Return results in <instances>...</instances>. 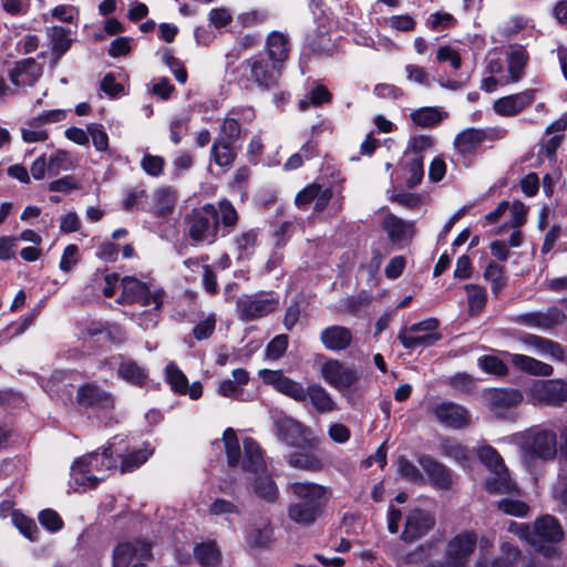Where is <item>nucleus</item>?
<instances>
[{"instance_id": "1a4fd4ad", "label": "nucleus", "mask_w": 567, "mask_h": 567, "mask_svg": "<svg viewBox=\"0 0 567 567\" xmlns=\"http://www.w3.org/2000/svg\"><path fill=\"white\" fill-rule=\"evenodd\" d=\"M439 324V320L435 318L423 320L409 328H402L398 339L408 350L432 347L442 338L437 332Z\"/></svg>"}, {"instance_id": "b1692460", "label": "nucleus", "mask_w": 567, "mask_h": 567, "mask_svg": "<svg viewBox=\"0 0 567 567\" xmlns=\"http://www.w3.org/2000/svg\"><path fill=\"white\" fill-rule=\"evenodd\" d=\"M43 66L34 59H22L9 70L8 76L17 87L33 86L42 76Z\"/></svg>"}, {"instance_id": "a211bd4d", "label": "nucleus", "mask_w": 567, "mask_h": 567, "mask_svg": "<svg viewBox=\"0 0 567 567\" xmlns=\"http://www.w3.org/2000/svg\"><path fill=\"white\" fill-rule=\"evenodd\" d=\"M475 545L476 536L473 533L455 536L446 546L444 567H464Z\"/></svg>"}, {"instance_id": "39448f33", "label": "nucleus", "mask_w": 567, "mask_h": 567, "mask_svg": "<svg viewBox=\"0 0 567 567\" xmlns=\"http://www.w3.org/2000/svg\"><path fill=\"white\" fill-rule=\"evenodd\" d=\"M518 445L528 458L554 460L558 453L557 435L553 430L536 429L522 433Z\"/></svg>"}, {"instance_id": "f704fd0d", "label": "nucleus", "mask_w": 567, "mask_h": 567, "mask_svg": "<svg viewBox=\"0 0 567 567\" xmlns=\"http://www.w3.org/2000/svg\"><path fill=\"white\" fill-rule=\"evenodd\" d=\"M233 379L223 380L218 386V393L226 398H238L244 392V386L249 381V374L245 369H235L231 372Z\"/></svg>"}, {"instance_id": "f03ea898", "label": "nucleus", "mask_w": 567, "mask_h": 567, "mask_svg": "<svg viewBox=\"0 0 567 567\" xmlns=\"http://www.w3.org/2000/svg\"><path fill=\"white\" fill-rule=\"evenodd\" d=\"M112 444L102 453L92 452L74 461L71 467V478L78 487L94 488L105 480V473L116 467Z\"/></svg>"}, {"instance_id": "7c9ffc66", "label": "nucleus", "mask_w": 567, "mask_h": 567, "mask_svg": "<svg viewBox=\"0 0 567 567\" xmlns=\"http://www.w3.org/2000/svg\"><path fill=\"white\" fill-rule=\"evenodd\" d=\"M504 355L507 361L519 371L539 377H549L553 374L554 369L550 364L532 357L511 352H504Z\"/></svg>"}, {"instance_id": "9b49d317", "label": "nucleus", "mask_w": 567, "mask_h": 567, "mask_svg": "<svg viewBox=\"0 0 567 567\" xmlns=\"http://www.w3.org/2000/svg\"><path fill=\"white\" fill-rule=\"evenodd\" d=\"M276 427L278 439L291 447L315 450L319 445V440L312 431L291 417L279 419Z\"/></svg>"}, {"instance_id": "20e7f679", "label": "nucleus", "mask_w": 567, "mask_h": 567, "mask_svg": "<svg viewBox=\"0 0 567 567\" xmlns=\"http://www.w3.org/2000/svg\"><path fill=\"white\" fill-rule=\"evenodd\" d=\"M279 296L274 291L243 293L236 300L239 320L250 322L267 317L279 307Z\"/></svg>"}, {"instance_id": "4c0bfd02", "label": "nucleus", "mask_w": 567, "mask_h": 567, "mask_svg": "<svg viewBox=\"0 0 567 567\" xmlns=\"http://www.w3.org/2000/svg\"><path fill=\"white\" fill-rule=\"evenodd\" d=\"M237 156V148L234 143L216 138L210 148V157L216 165L229 167Z\"/></svg>"}, {"instance_id": "c85d7f7f", "label": "nucleus", "mask_w": 567, "mask_h": 567, "mask_svg": "<svg viewBox=\"0 0 567 567\" xmlns=\"http://www.w3.org/2000/svg\"><path fill=\"white\" fill-rule=\"evenodd\" d=\"M518 341L534 349L537 354L548 355L549 358L558 361H564L566 359V351L564 347L550 339L532 333H524L518 337Z\"/></svg>"}, {"instance_id": "49530a36", "label": "nucleus", "mask_w": 567, "mask_h": 567, "mask_svg": "<svg viewBox=\"0 0 567 567\" xmlns=\"http://www.w3.org/2000/svg\"><path fill=\"white\" fill-rule=\"evenodd\" d=\"M157 214L164 216L174 209L176 194L171 187H162L155 192Z\"/></svg>"}, {"instance_id": "69168bd1", "label": "nucleus", "mask_w": 567, "mask_h": 567, "mask_svg": "<svg viewBox=\"0 0 567 567\" xmlns=\"http://www.w3.org/2000/svg\"><path fill=\"white\" fill-rule=\"evenodd\" d=\"M208 19L216 29H221L231 22L233 14L227 8H214L209 11Z\"/></svg>"}, {"instance_id": "e2e57ef3", "label": "nucleus", "mask_w": 567, "mask_h": 567, "mask_svg": "<svg viewBox=\"0 0 567 567\" xmlns=\"http://www.w3.org/2000/svg\"><path fill=\"white\" fill-rule=\"evenodd\" d=\"M288 348V337L286 334L276 336L267 346L266 354L268 358L280 359Z\"/></svg>"}, {"instance_id": "bb28decb", "label": "nucleus", "mask_w": 567, "mask_h": 567, "mask_svg": "<svg viewBox=\"0 0 567 567\" xmlns=\"http://www.w3.org/2000/svg\"><path fill=\"white\" fill-rule=\"evenodd\" d=\"M417 462L429 476L431 484L439 489H450L453 484V476L450 468L436 460L421 455Z\"/></svg>"}, {"instance_id": "ddd939ff", "label": "nucleus", "mask_w": 567, "mask_h": 567, "mask_svg": "<svg viewBox=\"0 0 567 567\" xmlns=\"http://www.w3.org/2000/svg\"><path fill=\"white\" fill-rule=\"evenodd\" d=\"M320 371L322 379L337 390L349 389L361 378L357 367H347L337 359L327 360Z\"/></svg>"}, {"instance_id": "c9c22d12", "label": "nucleus", "mask_w": 567, "mask_h": 567, "mask_svg": "<svg viewBox=\"0 0 567 567\" xmlns=\"http://www.w3.org/2000/svg\"><path fill=\"white\" fill-rule=\"evenodd\" d=\"M449 113L437 106H424L411 112L412 122L421 127H433L439 125Z\"/></svg>"}, {"instance_id": "c03bdc74", "label": "nucleus", "mask_w": 567, "mask_h": 567, "mask_svg": "<svg viewBox=\"0 0 567 567\" xmlns=\"http://www.w3.org/2000/svg\"><path fill=\"white\" fill-rule=\"evenodd\" d=\"M246 542L252 548H266L272 542V529L269 526L252 527L248 530Z\"/></svg>"}, {"instance_id": "4be33fe9", "label": "nucleus", "mask_w": 567, "mask_h": 567, "mask_svg": "<svg viewBox=\"0 0 567 567\" xmlns=\"http://www.w3.org/2000/svg\"><path fill=\"white\" fill-rule=\"evenodd\" d=\"M506 74L501 79L502 85L519 82L525 75L529 61L526 48L522 44H511L505 50Z\"/></svg>"}, {"instance_id": "c756f323", "label": "nucleus", "mask_w": 567, "mask_h": 567, "mask_svg": "<svg viewBox=\"0 0 567 567\" xmlns=\"http://www.w3.org/2000/svg\"><path fill=\"white\" fill-rule=\"evenodd\" d=\"M320 341L330 351H342L350 347L352 332L343 326H330L320 332Z\"/></svg>"}, {"instance_id": "72a5a7b5", "label": "nucleus", "mask_w": 567, "mask_h": 567, "mask_svg": "<svg viewBox=\"0 0 567 567\" xmlns=\"http://www.w3.org/2000/svg\"><path fill=\"white\" fill-rule=\"evenodd\" d=\"M194 557L202 567H220L223 555L215 540H206L195 545Z\"/></svg>"}, {"instance_id": "774afa93", "label": "nucleus", "mask_w": 567, "mask_h": 567, "mask_svg": "<svg viewBox=\"0 0 567 567\" xmlns=\"http://www.w3.org/2000/svg\"><path fill=\"white\" fill-rule=\"evenodd\" d=\"M409 178L406 179V186L410 188L415 187L422 182L424 176L423 158L419 156L409 164Z\"/></svg>"}, {"instance_id": "bf43d9fd", "label": "nucleus", "mask_w": 567, "mask_h": 567, "mask_svg": "<svg viewBox=\"0 0 567 567\" xmlns=\"http://www.w3.org/2000/svg\"><path fill=\"white\" fill-rule=\"evenodd\" d=\"M436 60L440 63L449 62L454 70L462 65L460 53L450 45H442L436 51Z\"/></svg>"}, {"instance_id": "423d86ee", "label": "nucleus", "mask_w": 567, "mask_h": 567, "mask_svg": "<svg viewBox=\"0 0 567 567\" xmlns=\"http://www.w3.org/2000/svg\"><path fill=\"white\" fill-rule=\"evenodd\" d=\"M481 462L494 474L485 482L486 491L495 494L511 493L515 484L511 481L508 470L499 453L491 445L481 446L477 451Z\"/></svg>"}, {"instance_id": "5701e85b", "label": "nucleus", "mask_w": 567, "mask_h": 567, "mask_svg": "<svg viewBox=\"0 0 567 567\" xmlns=\"http://www.w3.org/2000/svg\"><path fill=\"white\" fill-rule=\"evenodd\" d=\"M76 400L81 406L95 411L110 412L114 408V400L111 393L93 383L80 386Z\"/></svg>"}, {"instance_id": "2f4dec72", "label": "nucleus", "mask_w": 567, "mask_h": 567, "mask_svg": "<svg viewBox=\"0 0 567 567\" xmlns=\"http://www.w3.org/2000/svg\"><path fill=\"white\" fill-rule=\"evenodd\" d=\"M266 51L269 60L281 66L290 51L288 35L279 31L270 32L266 38Z\"/></svg>"}, {"instance_id": "8fccbe9b", "label": "nucleus", "mask_w": 567, "mask_h": 567, "mask_svg": "<svg viewBox=\"0 0 567 567\" xmlns=\"http://www.w3.org/2000/svg\"><path fill=\"white\" fill-rule=\"evenodd\" d=\"M12 523L28 539H37L39 529L33 519L27 517L25 515L18 511H14L12 513Z\"/></svg>"}, {"instance_id": "9d476101", "label": "nucleus", "mask_w": 567, "mask_h": 567, "mask_svg": "<svg viewBox=\"0 0 567 567\" xmlns=\"http://www.w3.org/2000/svg\"><path fill=\"white\" fill-rule=\"evenodd\" d=\"M534 537L537 539L538 545H535V550L545 557H557L559 550L556 543L560 542L564 537L558 520L550 515H543L537 518L533 525Z\"/></svg>"}, {"instance_id": "052dcab7", "label": "nucleus", "mask_w": 567, "mask_h": 567, "mask_svg": "<svg viewBox=\"0 0 567 567\" xmlns=\"http://www.w3.org/2000/svg\"><path fill=\"white\" fill-rule=\"evenodd\" d=\"M39 522L51 533H55L63 527V520L53 509H44L39 514Z\"/></svg>"}, {"instance_id": "37998d69", "label": "nucleus", "mask_w": 567, "mask_h": 567, "mask_svg": "<svg viewBox=\"0 0 567 567\" xmlns=\"http://www.w3.org/2000/svg\"><path fill=\"white\" fill-rule=\"evenodd\" d=\"M252 486L255 494L267 502H275L278 497L277 485L266 472L254 481Z\"/></svg>"}, {"instance_id": "0e129e2a", "label": "nucleus", "mask_w": 567, "mask_h": 567, "mask_svg": "<svg viewBox=\"0 0 567 567\" xmlns=\"http://www.w3.org/2000/svg\"><path fill=\"white\" fill-rule=\"evenodd\" d=\"M406 80L423 86H429L431 78L423 66L417 64L405 65Z\"/></svg>"}, {"instance_id": "dca6fc26", "label": "nucleus", "mask_w": 567, "mask_h": 567, "mask_svg": "<svg viewBox=\"0 0 567 567\" xmlns=\"http://www.w3.org/2000/svg\"><path fill=\"white\" fill-rule=\"evenodd\" d=\"M435 526V517L421 508L411 509L404 522L401 539L404 543H414L424 537Z\"/></svg>"}, {"instance_id": "ea45409f", "label": "nucleus", "mask_w": 567, "mask_h": 567, "mask_svg": "<svg viewBox=\"0 0 567 567\" xmlns=\"http://www.w3.org/2000/svg\"><path fill=\"white\" fill-rule=\"evenodd\" d=\"M114 454L122 458L120 465L121 472L128 473L144 464L150 457L151 452L142 449L133 451H122L120 449H114Z\"/></svg>"}, {"instance_id": "e433bc0d", "label": "nucleus", "mask_w": 567, "mask_h": 567, "mask_svg": "<svg viewBox=\"0 0 567 567\" xmlns=\"http://www.w3.org/2000/svg\"><path fill=\"white\" fill-rule=\"evenodd\" d=\"M307 399L319 413H330L337 409L330 393L320 384L312 383L307 386Z\"/></svg>"}, {"instance_id": "de8ad7c7", "label": "nucleus", "mask_w": 567, "mask_h": 567, "mask_svg": "<svg viewBox=\"0 0 567 567\" xmlns=\"http://www.w3.org/2000/svg\"><path fill=\"white\" fill-rule=\"evenodd\" d=\"M241 126L239 122L231 116H226L219 127L218 140L236 144L240 140Z\"/></svg>"}, {"instance_id": "864d4df0", "label": "nucleus", "mask_w": 567, "mask_h": 567, "mask_svg": "<svg viewBox=\"0 0 567 567\" xmlns=\"http://www.w3.org/2000/svg\"><path fill=\"white\" fill-rule=\"evenodd\" d=\"M442 454L464 464L470 460L468 450L461 443L446 440L441 444Z\"/></svg>"}, {"instance_id": "6e6d98bb", "label": "nucleus", "mask_w": 567, "mask_h": 567, "mask_svg": "<svg viewBox=\"0 0 567 567\" xmlns=\"http://www.w3.org/2000/svg\"><path fill=\"white\" fill-rule=\"evenodd\" d=\"M478 365L487 373L495 375L507 374V367L499 358L495 355H483L478 359Z\"/></svg>"}, {"instance_id": "393cba45", "label": "nucleus", "mask_w": 567, "mask_h": 567, "mask_svg": "<svg viewBox=\"0 0 567 567\" xmlns=\"http://www.w3.org/2000/svg\"><path fill=\"white\" fill-rule=\"evenodd\" d=\"M536 90L503 96L494 102V111L502 116H514L528 107L535 100Z\"/></svg>"}, {"instance_id": "58836bf2", "label": "nucleus", "mask_w": 567, "mask_h": 567, "mask_svg": "<svg viewBox=\"0 0 567 567\" xmlns=\"http://www.w3.org/2000/svg\"><path fill=\"white\" fill-rule=\"evenodd\" d=\"M312 450H301L291 453L287 462L290 466L303 471L319 472L323 468V463L319 456L311 452Z\"/></svg>"}, {"instance_id": "6ab92c4d", "label": "nucleus", "mask_w": 567, "mask_h": 567, "mask_svg": "<svg viewBox=\"0 0 567 567\" xmlns=\"http://www.w3.org/2000/svg\"><path fill=\"white\" fill-rule=\"evenodd\" d=\"M567 317L565 312L557 307H550L546 311L522 313L515 319V321L522 326L543 331L551 330L565 323Z\"/></svg>"}, {"instance_id": "f8f14e48", "label": "nucleus", "mask_w": 567, "mask_h": 567, "mask_svg": "<svg viewBox=\"0 0 567 567\" xmlns=\"http://www.w3.org/2000/svg\"><path fill=\"white\" fill-rule=\"evenodd\" d=\"M122 287L123 291L118 297V302L127 305L138 302L142 306H153V309L156 311L161 309L163 305L162 290L151 292L145 282L134 277H124L122 279Z\"/></svg>"}, {"instance_id": "6e6552de", "label": "nucleus", "mask_w": 567, "mask_h": 567, "mask_svg": "<svg viewBox=\"0 0 567 567\" xmlns=\"http://www.w3.org/2000/svg\"><path fill=\"white\" fill-rule=\"evenodd\" d=\"M527 402L540 406H561L567 402V382L564 380H538L527 390Z\"/></svg>"}, {"instance_id": "4468645a", "label": "nucleus", "mask_w": 567, "mask_h": 567, "mask_svg": "<svg viewBox=\"0 0 567 567\" xmlns=\"http://www.w3.org/2000/svg\"><path fill=\"white\" fill-rule=\"evenodd\" d=\"M153 544L146 539H134L132 542L118 543L113 550L112 567H128L136 558L138 560H151L153 558Z\"/></svg>"}, {"instance_id": "f3484780", "label": "nucleus", "mask_w": 567, "mask_h": 567, "mask_svg": "<svg viewBox=\"0 0 567 567\" xmlns=\"http://www.w3.org/2000/svg\"><path fill=\"white\" fill-rule=\"evenodd\" d=\"M249 79L260 87L269 89L278 84L281 66L267 61L262 55H254L245 61Z\"/></svg>"}, {"instance_id": "338daca9", "label": "nucleus", "mask_w": 567, "mask_h": 567, "mask_svg": "<svg viewBox=\"0 0 567 567\" xmlns=\"http://www.w3.org/2000/svg\"><path fill=\"white\" fill-rule=\"evenodd\" d=\"M141 166L146 174L157 177L163 173L164 159L156 155H145L141 161Z\"/></svg>"}, {"instance_id": "cd10ccee", "label": "nucleus", "mask_w": 567, "mask_h": 567, "mask_svg": "<svg viewBox=\"0 0 567 567\" xmlns=\"http://www.w3.org/2000/svg\"><path fill=\"white\" fill-rule=\"evenodd\" d=\"M381 227L394 244L411 241L415 233L413 221L404 220L391 213L385 215Z\"/></svg>"}, {"instance_id": "a19ab883", "label": "nucleus", "mask_w": 567, "mask_h": 567, "mask_svg": "<svg viewBox=\"0 0 567 567\" xmlns=\"http://www.w3.org/2000/svg\"><path fill=\"white\" fill-rule=\"evenodd\" d=\"M48 34L52 43V54L55 60H59L71 47L70 30L63 27H52L48 29Z\"/></svg>"}, {"instance_id": "79ce46f5", "label": "nucleus", "mask_w": 567, "mask_h": 567, "mask_svg": "<svg viewBox=\"0 0 567 567\" xmlns=\"http://www.w3.org/2000/svg\"><path fill=\"white\" fill-rule=\"evenodd\" d=\"M501 555L492 561V567H516L522 558V551L517 546L504 542L501 544Z\"/></svg>"}, {"instance_id": "13d9d810", "label": "nucleus", "mask_w": 567, "mask_h": 567, "mask_svg": "<svg viewBox=\"0 0 567 567\" xmlns=\"http://www.w3.org/2000/svg\"><path fill=\"white\" fill-rule=\"evenodd\" d=\"M331 100V93L323 85H318L310 92V101L302 100L300 101V109L302 111L307 110L309 105L319 106L323 103H327Z\"/></svg>"}, {"instance_id": "3c124183", "label": "nucleus", "mask_w": 567, "mask_h": 567, "mask_svg": "<svg viewBox=\"0 0 567 567\" xmlns=\"http://www.w3.org/2000/svg\"><path fill=\"white\" fill-rule=\"evenodd\" d=\"M22 140L27 143L44 142L48 140V132L42 125L32 118L21 128Z\"/></svg>"}, {"instance_id": "603ef678", "label": "nucleus", "mask_w": 567, "mask_h": 567, "mask_svg": "<svg viewBox=\"0 0 567 567\" xmlns=\"http://www.w3.org/2000/svg\"><path fill=\"white\" fill-rule=\"evenodd\" d=\"M467 301L471 313L481 311L486 305V292L477 285H466Z\"/></svg>"}, {"instance_id": "a18cd8bd", "label": "nucleus", "mask_w": 567, "mask_h": 567, "mask_svg": "<svg viewBox=\"0 0 567 567\" xmlns=\"http://www.w3.org/2000/svg\"><path fill=\"white\" fill-rule=\"evenodd\" d=\"M165 372L166 380L174 392L178 394H186L188 380L179 368L174 362H171L166 365Z\"/></svg>"}, {"instance_id": "7ed1b4c3", "label": "nucleus", "mask_w": 567, "mask_h": 567, "mask_svg": "<svg viewBox=\"0 0 567 567\" xmlns=\"http://www.w3.org/2000/svg\"><path fill=\"white\" fill-rule=\"evenodd\" d=\"M223 442L227 455L229 466L241 465L246 472L258 475L266 472V463L264 455L258 443L251 437H245L243 441L244 457L241 460V452L239 442L234 429L228 427L223 434Z\"/></svg>"}, {"instance_id": "a878e982", "label": "nucleus", "mask_w": 567, "mask_h": 567, "mask_svg": "<svg viewBox=\"0 0 567 567\" xmlns=\"http://www.w3.org/2000/svg\"><path fill=\"white\" fill-rule=\"evenodd\" d=\"M434 415L440 423L453 429H463L471 423L468 411L452 402L437 404L434 408Z\"/></svg>"}, {"instance_id": "4d7b16f0", "label": "nucleus", "mask_w": 567, "mask_h": 567, "mask_svg": "<svg viewBox=\"0 0 567 567\" xmlns=\"http://www.w3.org/2000/svg\"><path fill=\"white\" fill-rule=\"evenodd\" d=\"M508 532L518 536L520 540H524L532 545L535 548V545H538L537 539L534 537L533 528L525 523L509 522Z\"/></svg>"}, {"instance_id": "0eeeda50", "label": "nucleus", "mask_w": 567, "mask_h": 567, "mask_svg": "<svg viewBox=\"0 0 567 567\" xmlns=\"http://www.w3.org/2000/svg\"><path fill=\"white\" fill-rule=\"evenodd\" d=\"M219 215L217 208L207 204L193 212L189 219L188 235L195 243L212 244L217 238Z\"/></svg>"}, {"instance_id": "aec40b11", "label": "nucleus", "mask_w": 567, "mask_h": 567, "mask_svg": "<svg viewBox=\"0 0 567 567\" xmlns=\"http://www.w3.org/2000/svg\"><path fill=\"white\" fill-rule=\"evenodd\" d=\"M264 383L274 386L278 392L293 399L297 402L307 400V388L286 375L281 371L264 369L259 371Z\"/></svg>"}, {"instance_id": "412c9836", "label": "nucleus", "mask_w": 567, "mask_h": 567, "mask_svg": "<svg viewBox=\"0 0 567 567\" xmlns=\"http://www.w3.org/2000/svg\"><path fill=\"white\" fill-rule=\"evenodd\" d=\"M501 137L502 134L496 128H467L455 136L454 147L461 155H472L485 141H495Z\"/></svg>"}, {"instance_id": "09e8293b", "label": "nucleus", "mask_w": 567, "mask_h": 567, "mask_svg": "<svg viewBox=\"0 0 567 567\" xmlns=\"http://www.w3.org/2000/svg\"><path fill=\"white\" fill-rule=\"evenodd\" d=\"M496 505L501 512L511 516L525 517L529 513V506L519 499L505 497L498 501Z\"/></svg>"}, {"instance_id": "5fc2aeb1", "label": "nucleus", "mask_w": 567, "mask_h": 567, "mask_svg": "<svg viewBox=\"0 0 567 567\" xmlns=\"http://www.w3.org/2000/svg\"><path fill=\"white\" fill-rule=\"evenodd\" d=\"M398 470L403 478L412 483H422L424 481L421 471L404 456L398 458Z\"/></svg>"}, {"instance_id": "680f3d73", "label": "nucleus", "mask_w": 567, "mask_h": 567, "mask_svg": "<svg viewBox=\"0 0 567 567\" xmlns=\"http://www.w3.org/2000/svg\"><path fill=\"white\" fill-rule=\"evenodd\" d=\"M257 241V233L247 230L235 238L236 246L240 252V257L248 256Z\"/></svg>"}, {"instance_id": "473e14b6", "label": "nucleus", "mask_w": 567, "mask_h": 567, "mask_svg": "<svg viewBox=\"0 0 567 567\" xmlns=\"http://www.w3.org/2000/svg\"><path fill=\"white\" fill-rule=\"evenodd\" d=\"M117 377L132 385L142 388L147 383L148 371L136 361L124 359L118 365Z\"/></svg>"}, {"instance_id": "2eb2a0df", "label": "nucleus", "mask_w": 567, "mask_h": 567, "mask_svg": "<svg viewBox=\"0 0 567 567\" xmlns=\"http://www.w3.org/2000/svg\"><path fill=\"white\" fill-rule=\"evenodd\" d=\"M483 399L494 415L504 417L509 409L523 401L524 395L520 390L515 388H498L485 390Z\"/></svg>"}, {"instance_id": "f257e3e1", "label": "nucleus", "mask_w": 567, "mask_h": 567, "mask_svg": "<svg viewBox=\"0 0 567 567\" xmlns=\"http://www.w3.org/2000/svg\"><path fill=\"white\" fill-rule=\"evenodd\" d=\"M289 489L296 498L287 509L289 519L300 526L315 524L328 504L327 487L312 482H295Z\"/></svg>"}]
</instances>
